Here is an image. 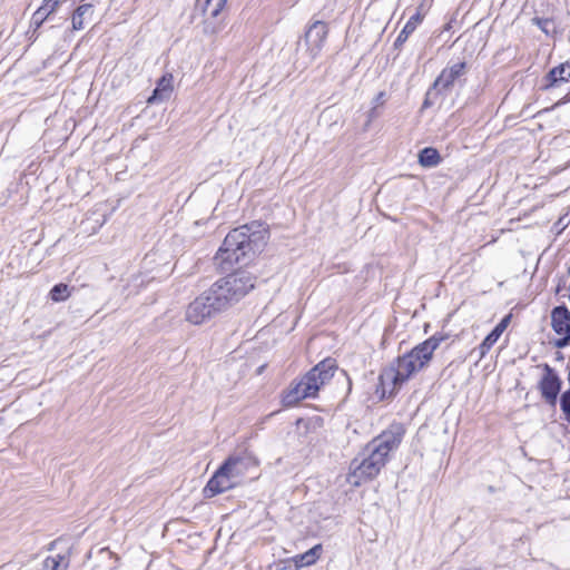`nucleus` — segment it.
Listing matches in <instances>:
<instances>
[{"mask_svg":"<svg viewBox=\"0 0 570 570\" xmlns=\"http://www.w3.org/2000/svg\"><path fill=\"white\" fill-rule=\"evenodd\" d=\"M94 13L92 4L86 3L78 7L72 16V28L75 30H81L85 28V20L91 18Z\"/></svg>","mask_w":570,"mask_h":570,"instance_id":"f3484780","label":"nucleus"},{"mask_svg":"<svg viewBox=\"0 0 570 570\" xmlns=\"http://www.w3.org/2000/svg\"><path fill=\"white\" fill-rule=\"evenodd\" d=\"M71 292L68 287L67 284H57L55 285L50 293H49V296L51 298V301L53 302H63L66 301L69 296H70Z\"/></svg>","mask_w":570,"mask_h":570,"instance_id":"412c9836","label":"nucleus"},{"mask_svg":"<svg viewBox=\"0 0 570 570\" xmlns=\"http://www.w3.org/2000/svg\"><path fill=\"white\" fill-rule=\"evenodd\" d=\"M383 97V92H381L377 97V100H381V98Z\"/></svg>","mask_w":570,"mask_h":570,"instance_id":"cd10ccee","label":"nucleus"},{"mask_svg":"<svg viewBox=\"0 0 570 570\" xmlns=\"http://www.w3.org/2000/svg\"><path fill=\"white\" fill-rule=\"evenodd\" d=\"M560 387V379L549 365H546L544 374L540 381V391L543 399L552 405L556 404Z\"/></svg>","mask_w":570,"mask_h":570,"instance_id":"9d476101","label":"nucleus"},{"mask_svg":"<svg viewBox=\"0 0 570 570\" xmlns=\"http://www.w3.org/2000/svg\"><path fill=\"white\" fill-rule=\"evenodd\" d=\"M328 29L325 22L314 21L305 32L304 42L306 53L311 60H314L323 49Z\"/></svg>","mask_w":570,"mask_h":570,"instance_id":"1a4fd4ad","label":"nucleus"},{"mask_svg":"<svg viewBox=\"0 0 570 570\" xmlns=\"http://www.w3.org/2000/svg\"><path fill=\"white\" fill-rule=\"evenodd\" d=\"M443 341L444 336L433 335L385 367L380 374L382 396L394 395L411 376L426 367Z\"/></svg>","mask_w":570,"mask_h":570,"instance_id":"f03ea898","label":"nucleus"},{"mask_svg":"<svg viewBox=\"0 0 570 570\" xmlns=\"http://www.w3.org/2000/svg\"><path fill=\"white\" fill-rule=\"evenodd\" d=\"M566 217H561L558 223L556 224L557 227H559L560 229H562L564 226H566Z\"/></svg>","mask_w":570,"mask_h":570,"instance_id":"a878e982","label":"nucleus"},{"mask_svg":"<svg viewBox=\"0 0 570 570\" xmlns=\"http://www.w3.org/2000/svg\"><path fill=\"white\" fill-rule=\"evenodd\" d=\"M335 364L332 360H325L312 368L302 380L292 385L283 396L285 406H294L301 400L313 397L320 387L330 381L334 374Z\"/></svg>","mask_w":570,"mask_h":570,"instance_id":"39448f33","label":"nucleus"},{"mask_svg":"<svg viewBox=\"0 0 570 570\" xmlns=\"http://www.w3.org/2000/svg\"><path fill=\"white\" fill-rule=\"evenodd\" d=\"M532 22L537 24L546 35L551 32L550 27L553 26L552 21L549 19L533 18Z\"/></svg>","mask_w":570,"mask_h":570,"instance_id":"b1692460","label":"nucleus"},{"mask_svg":"<svg viewBox=\"0 0 570 570\" xmlns=\"http://www.w3.org/2000/svg\"><path fill=\"white\" fill-rule=\"evenodd\" d=\"M511 321V315H505L499 324L489 333L483 342L479 345V358H483L487 353L491 350V347L498 342L500 336L507 330L509 323Z\"/></svg>","mask_w":570,"mask_h":570,"instance_id":"ddd939ff","label":"nucleus"},{"mask_svg":"<svg viewBox=\"0 0 570 570\" xmlns=\"http://www.w3.org/2000/svg\"><path fill=\"white\" fill-rule=\"evenodd\" d=\"M560 406L566 420L570 423V389L562 393L560 399Z\"/></svg>","mask_w":570,"mask_h":570,"instance_id":"4be33fe9","label":"nucleus"},{"mask_svg":"<svg viewBox=\"0 0 570 570\" xmlns=\"http://www.w3.org/2000/svg\"><path fill=\"white\" fill-rule=\"evenodd\" d=\"M570 80V63H561L558 67L551 69L544 78V89L559 87L563 82Z\"/></svg>","mask_w":570,"mask_h":570,"instance_id":"4468645a","label":"nucleus"},{"mask_svg":"<svg viewBox=\"0 0 570 570\" xmlns=\"http://www.w3.org/2000/svg\"><path fill=\"white\" fill-rule=\"evenodd\" d=\"M224 311L217 304L212 291H207L188 304L185 311V320L193 325H202L217 313Z\"/></svg>","mask_w":570,"mask_h":570,"instance_id":"0eeeda50","label":"nucleus"},{"mask_svg":"<svg viewBox=\"0 0 570 570\" xmlns=\"http://www.w3.org/2000/svg\"><path fill=\"white\" fill-rule=\"evenodd\" d=\"M551 326L557 336L556 346L564 347L570 344V311L564 306H557L551 312Z\"/></svg>","mask_w":570,"mask_h":570,"instance_id":"6e6552de","label":"nucleus"},{"mask_svg":"<svg viewBox=\"0 0 570 570\" xmlns=\"http://www.w3.org/2000/svg\"><path fill=\"white\" fill-rule=\"evenodd\" d=\"M268 232L257 222L243 225L229 232L219 247L215 259L223 269L235 264L246 265L266 245Z\"/></svg>","mask_w":570,"mask_h":570,"instance_id":"7ed1b4c3","label":"nucleus"},{"mask_svg":"<svg viewBox=\"0 0 570 570\" xmlns=\"http://www.w3.org/2000/svg\"><path fill=\"white\" fill-rule=\"evenodd\" d=\"M100 552L101 553L106 552V553L110 554V552L107 549H101Z\"/></svg>","mask_w":570,"mask_h":570,"instance_id":"bb28decb","label":"nucleus"},{"mask_svg":"<svg viewBox=\"0 0 570 570\" xmlns=\"http://www.w3.org/2000/svg\"><path fill=\"white\" fill-rule=\"evenodd\" d=\"M322 550V546L316 544L306 552L291 558L288 562H292L296 570H299L303 567L312 566L320 559Z\"/></svg>","mask_w":570,"mask_h":570,"instance_id":"2eb2a0df","label":"nucleus"},{"mask_svg":"<svg viewBox=\"0 0 570 570\" xmlns=\"http://www.w3.org/2000/svg\"><path fill=\"white\" fill-rule=\"evenodd\" d=\"M421 22V17L419 13L414 14L410 18V20L405 23L404 28L400 31L395 43L401 45L405 42L409 36L415 30L417 24Z\"/></svg>","mask_w":570,"mask_h":570,"instance_id":"aec40b11","label":"nucleus"},{"mask_svg":"<svg viewBox=\"0 0 570 570\" xmlns=\"http://www.w3.org/2000/svg\"><path fill=\"white\" fill-rule=\"evenodd\" d=\"M419 163L423 167H434L440 163V155L436 149L434 148H424L419 154Z\"/></svg>","mask_w":570,"mask_h":570,"instance_id":"a211bd4d","label":"nucleus"},{"mask_svg":"<svg viewBox=\"0 0 570 570\" xmlns=\"http://www.w3.org/2000/svg\"><path fill=\"white\" fill-rule=\"evenodd\" d=\"M68 566V559L63 556L57 554L46 558L41 570H67Z\"/></svg>","mask_w":570,"mask_h":570,"instance_id":"6ab92c4d","label":"nucleus"},{"mask_svg":"<svg viewBox=\"0 0 570 570\" xmlns=\"http://www.w3.org/2000/svg\"><path fill=\"white\" fill-rule=\"evenodd\" d=\"M226 2L227 0H197L196 7L199 8L206 17L204 28L206 33L214 35L219 31L220 28L216 26L212 27L208 20L218 17L225 8Z\"/></svg>","mask_w":570,"mask_h":570,"instance_id":"9b49d317","label":"nucleus"},{"mask_svg":"<svg viewBox=\"0 0 570 570\" xmlns=\"http://www.w3.org/2000/svg\"><path fill=\"white\" fill-rule=\"evenodd\" d=\"M253 462L248 458L232 456L214 473L204 488L205 498H213L240 485Z\"/></svg>","mask_w":570,"mask_h":570,"instance_id":"20e7f679","label":"nucleus"},{"mask_svg":"<svg viewBox=\"0 0 570 570\" xmlns=\"http://www.w3.org/2000/svg\"><path fill=\"white\" fill-rule=\"evenodd\" d=\"M255 286V276L246 271H239L217 281L210 288L218 305L223 309L239 302Z\"/></svg>","mask_w":570,"mask_h":570,"instance_id":"423d86ee","label":"nucleus"},{"mask_svg":"<svg viewBox=\"0 0 570 570\" xmlns=\"http://www.w3.org/2000/svg\"><path fill=\"white\" fill-rule=\"evenodd\" d=\"M402 435L403 429L395 426L372 440L358 456L352 460L346 482L356 488L376 478L387 462L390 452L401 443Z\"/></svg>","mask_w":570,"mask_h":570,"instance_id":"f257e3e1","label":"nucleus"},{"mask_svg":"<svg viewBox=\"0 0 570 570\" xmlns=\"http://www.w3.org/2000/svg\"><path fill=\"white\" fill-rule=\"evenodd\" d=\"M173 91V76H164L157 83L153 96H150L147 100L148 104H154L157 101H164L169 98Z\"/></svg>","mask_w":570,"mask_h":570,"instance_id":"dca6fc26","label":"nucleus"},{"mask_svg":"<svg viewBox=\"0 0 570 570\" xmlns=\"http://www.w3.org/2000/svg\"><path fill=\"white\" fill-rule=\"evenodd\" d=\"M60 0H45L38 9V14L50 16L58 7Z\"/></svg>","mask_w":570,"mask_h":570,"instance_id":"5701e85b","label":"nucleus"},{"mask_svg":"<svg viewBox=\"0 0 570 570\" xmlns=\"http://www.w3.org/2000/svg\"><path fill=\"white\" fill-rule=\"evenodd\" d=\"M47 17H48V16H45V14H38V10H37V11L33 13L32 22L39 27V26L43 22V20H45Z\"/></svg>","mask_w":570,"mask_h":570,"instance_id":"393cba45","label":"nucleus"},{"mask_svg":"<svg viewBox=\"0 0 570 570\" xmlns=\"http://www.w3.org/2000/svg\"><path fill=\"white\" fill-rule=\"evenodd\" d=\"M465 70L464 62H455L448 68L443 69L440 76L434 81V88L439 90H448L451 88L455 80L459 79Z\"/></svg>","mask_w":570,"mask_h":570,"instance_id":"f8f14e48","label":"nucleus"}]
</instances>
